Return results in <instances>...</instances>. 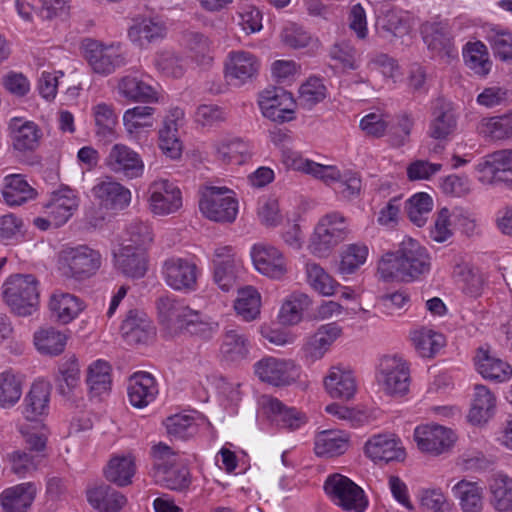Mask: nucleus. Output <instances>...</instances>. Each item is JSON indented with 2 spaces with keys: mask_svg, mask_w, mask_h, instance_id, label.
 I'll return each mask as SVG.
<instances>
[{
  "mask_svg": "<svg viewBox=\"0 0 512 512\" xmlns=\"http://www.w3.org/2000/svg\"><path fill=\"white\" fill-rule=\"evenodd\" d=\"M431 257L427 249L412 238H405L395 252L386 253L379 262L378 271L385 280L411 282L427 274Z\"/></svg>",
  "mask_w": 512,
  "mask_h": 512,
  "instance_id": "1",
  "label": "nucleus"
},
{
  "mask_svg": "<svg viewBox=\"0 0 512 512\" xmlns=\"http://www.w3.org/2000/svg\"><path fill=\"white\" fill-rule=\"evenodd\" d=\"M101 265V253L85 244L65 247L58 255V268L67 279H89L97 273Z\"/></svg>",
  "mask_w": 512,
  "mask_h": 512,
  "instance_id": "2",
  "label": "nucleus"
},
{
  "mask_svg": "<svg viewBox=\"0 0 512 512\" xmlns=\"http://www.w3.org/2000/svg\"><path fill=\"white\" fill-rule=\"evenodd\" d=\"M153 454L155 458L153 467L155 482L174 491L188 489L191 484L190 473L185 465L178 462L177 454L164 443L155 445Z\"/></svg>",
  "mask_w": 512,
  "mask_h": 512,
  "instance_id": "3",
  "label": "nucleus"
},
{
  "mask_svg": "<svg viewBox=\"0 0 512 512\" xmlns=\"http://www.w3.org/2000/svg\"><path fill=\"white\" fill-rule=\"evenodd\" d=\"M348 219L341 213L329 212L318 220L310 239L309 248L318 257L328 256L350 234Z\"/></svg>",
  "mask_w": 512,
  "mask_h": 512,
  "instance_id": "4",
  "label": "nucleus"
},
{
  "mask_svg": "<svg viewBox=\"0 0 512 512\" xmlns=\"http://www.w3.org/2000/svg\"><path fill=\"white\" fill-rule=\"evenodd\" d=\"M2 297L11 311L19 316L32 315L38 307L39 292L33 275L10 276L2 286Z\"/></svg>",
  "mask_w": 512,
  "mask_h": 512,
  "instance_id": "5",
  "label": "nucleus"
},
{
  "mask_svg": "<svg viewBox=\"0 0 512 512\" xmlns=\"http://www.w3.org/2000/svg\"><path fill=\"white\" fill-rule=\"evenodd\" d=\"M199 210L211 221L232 223L238 214V201L227 187L205 185L199 189Z\"/></svg>",
  "mask_w": 512,
  "mask_h": 512,
  "instance_id": "6",
  "label": "nucleus"
},
{
  "mask_svg": "<svg viewBox=\"0 0 512 512\" xmlns=\"http://www.w3.org/2000/svg\"><path fill=\"white\" fill-rule=\"evenodd\" d=\"M84 57L93 72L107 76L127 64L125 53L120 43L105 44L87 38L82 42Z\"/></svg>",
  "mask_w": 512,
  "mask_h": 512,
  "instance_id": "7",
  "label": "nucleus"
},
{
  "mask_svg": "<svg viewBox=\"0 0 512 512\" xmlns=\"http://www.w3.org/2000/svg\"><path fill=\"white\" fill-rule=\"evenodd\" d=\"M376 380L387 395L398 397L409 391L410 371L407 362L398 355H387L380 359Z\"/></svg>",
  "mask_w": 512,
  "mask_h": 512,
  "instance_id": "8",
  "label": "nucleus"
},
{
  "mask_svg": "<svg viewBox=\"0 0 512 512\" xmlns=\"http://www.w3.org/2000/svg\"><path fill=\"white\" fill-rule=\"evenodd\" d=\"M324 490L331 501L344 511L364 512L368 505L362 488L344 475H330L324 483Z\"/></svg>",
  "mask_w": 512,
  "mask_h": 512,
  "instance_id": "9",
  "label": "nucleus"
},
{
  "mask_svg": "<svg viewBox=\"0 0 512 512\" xmlns=\"http://www.w3.org/2000/svg\"><path fill=\"white\" fill-rule=\"evenodd\" d=\"M261 68L259 58L246 50L230 51L224 62V77L234 87H242L252 83Z\"/></svg>",
  "mask_w": 512,
  "mask_h": 512,
  "instance_id": "10",
  "label": "nucleus"
},
{
  "mask_svg": "<svg viewBox=\"0 0 512 512\" xmlns=\"http://www.w3.org/2000/svg\"><path fill=\"white\" fill-rule=\"evenodd\" d=\"M253 367L261 382L275 387L291 385L299 377V367L291 359L266 356L258 360Z\"/></svg>",
  "mask_w": 512,
  "mask_h": 512,
  "instance_id": "11",
  "label": "nucleus"
},
{
  "mask_svg": "<svg viewBox=\"0 0 512 512\" xmlns=\"http://www.w3.org/2000/svg\"><path fill=\"white\" fill-rule=\"evenodd\" d=\"M455 432L438 424H426L415 428L414 441L418 449L433 456L448 453L456 443Z\"/></svg>",
  "mask_w": 512,
  "mask_h": 512,
  "instance_id": "12",
  "label": "nucleus"
},
{
  "mask_svg": "<svg viewBox=\"0 0 512 512\" xmlns=\"http://www.w3.org/2000/svg\"><path fill=\"white\" fill-rule=\"evenodd\" d=\"M105 167L115 175L132 180L144 173V162L138 152L129 146L116 143L104 159Z\"/></svg>",
  "mask_w": 512,
  "mask_h": 512,
  "instance_id": "13",
  "label": "nucleus"
},
{
  "mask_svg": "<svg viewBox=\"0 0 512 512\" xmlns=\"http://www.w3.org/2000/svg\"><path fill=\"white\" fill-rule=\"evenodd\" d=\"M167 34L168 19L154 13L134 18L127 32L130 41L140 48L163 40Z\"/></svg>",
  "mask_w": 512,
  "mask_h": 512,
  "instance_id": "14",
  "label": "nucleus"
},
{
  "mask_svg": "<svg viewBox=\"0 0 512 512\" xmlns=\"http://www.w3.org/2000/svg\"><path fill=\"white\" fill-rule=\"evenodd\" d=\"M258 105L264 117L279 123L294 118L295 101L291 93L280 87H269L260 92Z\"/></svg>",
  "mask_w": 512,
  "mask_h": 512,
  "instance_id": "15",
  "label": "nucleus"
},
{
  "mask_svg": "<svg viewBox=\"0 0 512 512\" xmlns=\"http://www.w3.org/2000/svg\"><path fill=\"white\" fill-rule=\"evenodd\" d=\"M421 34L424 43L433 56L447 60L458 57V50L447 23L426 22L421 26Z\"/></svg>",
  "mask_w": 512,
  "mask_h": 512,
  "instance_id": "16",
  "label": "nucleus"
},
{
  "mask_svg": "<svg viewBox=\"0 0 512 512\" xmlns=\"http://www.w3.org/2000/svg\"><path fill=\"white\" fill-rule=\"evenodd\" d=\"M148 205L157 216L175 213L182 206L181 191L168 180H156L148 188Z\"/></svg>",
  "mask_w": 512,
  "mask_h": 512,
  "instance_id": "17",
  "label": "nucleus"
},
{
  "mask_svg": "<svg viewBox=\"0 0 512 512\" xmlns=\"http://www.w3.org/2000/svg\"><path fill=\"white\" fill-rule=\"evenodd\" d=\"M162 274L166 284L174 290L191 291L196 286L198 268L186 258L170 257L163 262Z\"/></svg>",
  "mask_w": 512,
  "mask_h": 512,
  "instance_id": "18",
  "label": "nucleus"
},
{
  "mask_svg": "<svg viewBox=\"0 0 512 512\" xmlns=\"http://www.w3.org/2000/svg\"><path fill=\"white\" fill-rule=\"evenodd\" d=\"M116 90L118 95L129 102L156 103L158 90L138 72H130L120 77Z\"/></svg>",
  "mask_w": 512,
  "mask_h": 512,
  "instance_id": "19",
  "label": "nucleus"
},
{
  "mask_svg": "<svg viewBox=\"0 0 512 512\" xmlns=\"http://www.w3.org/2000/svg\"><path fill=\"white\" fill-rule=\"evenodd\" d=\"M91 192L99 206L106 210L122 211L131 203V191L111 178L95 184Z\"/></svg>",
  "mask_w": 512,
  "mask_h": 512,
  "instance_id": "20",
  "label": "nucleus"
},
{
  "mask_svg": "<svg viewBox=\"0 0 512 512\" xmlns=\"http://www.w3.org/2000/svg\"><path fill=\"white\" fill-rule=\"evenodd\" d=\"M251 257L255 268L270 278H281L287 271L283 253L270 244H255L251 250Z\"/></svg>",
  "mask_w": 512,
  "mask_h": 512,
  "instance_id": "21",
  "label": "nucleus"
},
{
  "mask_svg": "<svg viewBox=\"0 0 512 512\" xmlns=\"http://www.w3.org/2000/svg\"><path fill=\"white\" fill-rule=\"evenodd\" d=\"M365 454L374 462L402 461L405 450L401 441L394 434H377L368 439L365 444Z\"/></svg>",
  "mask_w": 512,
  "mask_h": 512,
  "instance_id": "22",
  "label": "nucleus"
},
{
  "mask_svg": "<svg viewBox=\"0 0 512 512\" xmlns=\"http://www.w3.org/2000/svg\"><path fill=\"white\" fill-rule=\"evenodd\" d=\"M121 333L128 344H146L151 341L156 330L144 312L131 310L121 325Z\"/></svg>",
  "mask_w": 512,
  "mask_h": 512,
  "instance_id": "23",
  "label": "nucleus"
},
{
  "mask_svg": "<svg viewBox=\"0 0 512 512\" xmlns=\"http://www.w3.org/2000/svg\"><path fill=\"white\" fill-rule=\"evenodd\" d=\"M79 206V198L75 191L63 187L52 194L50 201L45 205V214L54 221V227L65 224Z\"/></svg>",
  "mask_w": 512,
  "mask_h": 512,
  "instance_id": "24",
  "label": "nucleus"
},
{
  "mask_svg": "<svg viewBox=\"0 0 512 512\" xmlns=\"http://www.w3.org/2000/svg\"><path fill=\"white\" fill-rule=\"evenodd\" d=\"M127 392L132 406L144 408L155 400L158 386L150 373L140 371L129 378Z\"/></svg>",
  "mask_w": 512,
  "mask_h": 512,
  "instance_id": "25",
  "label": "nucleus"
},
{
  "mask_svg": "<svg viewBox=\"0 0 512 512\" xmlns=\"http://www.w3.org/2000/svg\"><path fill=\"white\" fill-rule=\"evenodd\" d=\"M36 492V486L32 482L4 489L0 493L2 512H27L35 499Z\"/></svg>",
  "mask_w": 512,
  "mask_h": 512,
  "instance_id": "26",
  "label": "nucleus"
},
{
  "mask_svg": "<svg viewBox=\"0 0 512 512\" xmlns=\"http://www.w3.org/2000/svg\"><path fill=\"white\" fill-rule=\"evenodd\" d=\"M457 129V118L450 103L443 99L434 102L428 134L436 140L448 139Z\"/></svg>",
  "mask_w": 512,
  "mask_h": 512,
  "instance_id": "27",
  "label": "nucleus"
},
{
  "mask_svg": "<svg viewBox=\"0 0 512 512\" xmlns=\"http://www.w3.org/2000/svg\"><path fill=\"white\" fill-rule=\"evenodd\" d=\"M340 334L341 328L335 323L319 327L302 348L306 360L315 362L321 359Z\"/></svg>",
  "mask_w": 512,
  "mask_h": 512,
  "instance_id": "28",
  "label": "nucleus"
},
{
  "mask_svg": "<svg viewBox=\"0 0 512 512\" xmlns=\"http://www.w3.org/2000/svg\"><path fill=\"white\" fill-rule=\"evenodd\" d=\"M85 305L78 296L56 291L50 296L49 310L52 317L59 323L68 324L84 310Z\"/></svg>",
  "mask_w": 512,
  "mask_h": 512,
  "instance_id": "29",
  "label": "nucleus"
},
{
  "mask_svg": "<svg viewBox=\"0 0 512 512\" xmlns=\"http://www.w3.org/2000/svg\"><path fill=\"white\" fill-rule=\"evenodd\" d=\"M115 265L127 277L142 278L148 269L147 255L144 249L123 245L115 254Z\"/></svg>",
  "mask_w": 512,
  "mask_h": 512,
  "instance_id": "30",
  "label": "nucleus"
},
{
  "mask_svg": "<svg viewBox=\"0 0 512 512\" xmlns=\"http://www.w3.org/2000/svg\"><path fill=\"white\" fill-rule=\"evenodd\" d=\"M475 366L483 378L491 381L505 382L512 377L511 365L482 347L477 350Z\"/></svg>",
  "mask_w": 512,
  "mask_h": 512,
  "instance_id": "31",
  "label": "nucleus"
},
{
  "mask_svg": "<svg viewBox=\"0 0 512 512\" xmlns=\"http://www.w3.org/2000/svg\"><path fill=\"white\" fill-rule=\"evenodd\" d=\"M482 170L490 175L494 185L512 186V149L499 150L486 157Z\"/></svg>",
  "mask_w": 512,
  "mask_h": 512,
  "instance_id": "32",
  "label": "nucleus"
},
{
  "mask_svg": "<svg viewBox=\"0 0 512 512\" xmlns=\"http://www.w3.org/2000/svg\"><path fill=\"white\" fill-rule=\"evenodd\" d=\"M9 129L12 144L16 150L26 152L38 147L42 133L34 122L14 117L10 120Z\"/></svg>",
  "mask_w": 512,
  "mask_h": 512,
  "instance_id": "33",
  "label": "nucleus"
},
{
  "mask_svg": "<svg viewBox=\"0 0 512 512\" xmlns=\"http://www.w3.org/2000/svg\"><path fill=\"white\" fill-rule=\"evenodd\" d=\"M250 341L240 329H229L223 334L220 347L221 357L231 363H238L248 357Z\"/></svg>",
  "mask_w": 512,
  "mask_h": 512,
  "instance_id": "34",
  "label": "nucleus"
},
{
  "mask_svg": "<svg viewBox=\"0 0 512 512\" xmlns=\"http://www.w3.org/2000/svg\"><path fill=\"white\" fill-rule=\"evenodd\" d=\"M213 147L217 159L225 164L241 165L251 155L250 145L240 138H222Z\"/></svg>",
  "mask_w": 512,
  "mask_h": 512,
  "instance_id": "35",
  "label": "nucleus"
},
{
  "mask_svg": "<svg viewBox=\"0 0 512 512\" xmlns=\"http://www.w3.org/2000/svg\"><path fill=\"white\" fill-rule=\"evenodd\" d=\"M324 385L332 398L350 399L356 392V382L350 371L332 367L325 377Z\"/></svg>",
  "mask_w": 512,
  "mask_h": 512,
  "instance_id": "36",
  "label": "nucleus"
},
{
  "mask_svg": "<svg viewBox=\"0 0 512 512\" xmlns=\"http://www.w3.org/2000/svg\"><path fill=\"white\" fill-rule=\"evenodd\" d=\"M50 397V386L47 382L37 381L32 384L25 397L23 414L29 421H36L47 414Z\"/></svg>",
  "mask_w": 512,
  "mask_h": 512,
  "instance_id": "37",
  "label": "nucleus"
},
{
  "mask_svg": "<svg viewBox=\"0 0 512 512\" xmlns=\"http://www.w3.org/2000/svg\"><path fill=\"white\" fill-rule=\"evenodd\" d=\"M462 512H481L483 509V489L477 482L462 479L452 487Z\"/></svg>",
  "mask_w": 512,
  "mask_h": 512,
  "instance_id": "38",
  "label": "nucleus"
},
{
  "mask_svg": "<svg viewBox=\"0 0 512 512\" xmlns=\"http://www.w3.org/2000/svg\"><path fill=\"white\" fill-rule=\"evenodd\" d=\"M87 499L100 512H118L127 502L122 493L106 485L89 490Z\"/></svg>",
  "mask_w": 512,
  "mask_h": 512,
  "instance_id": "39",
  "label": "nucleus"
},
{
  "mask_svg": "<svg viewBox=\"0 0 512 512\" xmlns=\"http://www.w3.org/2000/svg\"><path fill=\"white\" fill-rule=\"evenodd\" d=\"M2 195L8 205L20 206L35 198L36 191L22 175L11 174L4 178Z\"/></svg>",
  "mask_w": 512,
  "mask_h": 512,
  "instance_id": "40",
  "label": "nucleus"
},
{
  "mask_svg": "<svg viewBox=\"0 0 512 512\" xmlns=\"http://www.w3.org/2000/svg\"><path fill=\"white\" fill-rule=\"evenodd\" d=\"M349 446L346 433L339 430H324L315 438V453L321 457H335L343 454Z\"/></svg>",
  "mask_w": 512,
  "mask_h": 512,
  "instance_id": "41",
  "label": "nucleus"
},
{
  "mask_svg": "<svg viewBox=\"0 0 512 512\" xmlns=\"http://www.w3.org/2000/svg\"><path fill=\"white\" fill-rule=\"evenodd\" d=\"M190 307L183 302L162 296L157 300V310L160 321L168 328L181 330L182 324L190 311Z\"/></svg>",
  "mask_w": 512,
  "mask_h": 512,
  "instance_id": "42",
  "label": "nucleus"
},
{
  "mask_svg": "<svg viewBox=\"0 0 512 512\" xmlns=\"http://www.w3.org/2000/svg\"><path fill=\"white\" fill-rule=\"evenodd\" d=\"M495 408V397L484 385H476L475 393L468 419L473 424L486 422Z\"/></svg>",
  "mask_w": 512,
  "mask_h": 512,
  "instance_id": "43",
  "label": "nucleus"
},
{
  "mask_svg": "<svg viewBox=\"0 0 512 512\" xmlns=\"http://www.w3.org/2000/svg\"><path fill=\"white\" fill-rule=\"evenodd\" d=\"M183 38L193 61L201 66L211 65L212 42L206 35L197 31H187Z\"/></svg>",
  "mask_w": 512,
  "mask_h": 512,
  "instance_id": "44",
  "label": "nucleus"
},
{
  "mask_svg": "<svg viewBox=\"0 0 512 512\" xmlns=\"http://www.w3.org/2000/svg\"><path fill=\"white\" fill-rule=\"evenodd\" d=\"M56 383L63 396H70L79 387L80 366L75 356H70L59 364Z\"/></svg>",
  "mask_w": 512,
  "mask_h": 512,
  "instance_id": "45",
  "label": "nucleus"
},
{
  "mask_svg": "<svg viewBox=\"0 0 512 512\" xmlns=\"http://www.w3.org/2000/svg\"><path fill=\"white\" fill-rule=\"evenodd\" d=\"M465 64L475 74L486 76L492 66L487 47L481 41L468 42L463 49Z\"/></svg>",
  "mask_w": 512,
  "mask_h": 512,
  "instance_id": "46",
  "label": "nucleus"
},
{
  "mask_svg": "<svg viewBox=\"0 0 512 512\" xmlns=\"http://www.w3.org/2000/svg\"><path fill=\"white\" fill-rule=\"evenodd\" d=\"M135 471V461L132 456H116L109 461L105 469V477L118 486H126L132 482Z\"/></svg>",
  "mask_w": 512,
  "mask_h": 512,
  "instance_id": "47",
  "label": "nucleus"
},
{
  "mask_svg": "<svg viewBox=\"0 0 512 512\" xmlns=\"http://www.w3.org/2000/svg\"><path fill=\"white\" fill-rule=\"evenodd\" d=\"M218 328L217 322L197 310L190 309L181 330L201 339L209 340L216 334Z\"/></svg>",
  "mask_w": 512,
  "mask_h": 512,
  "instance_id": "48",
  "label": "nucleus"
},
{
  "mask_svg": "<svg viewBox=\"0 0 512 512\" xmlns=\"http://www.w3.org/2000/svg\"><path fill=\"white\" fill-rule=\"evenodd\" d=\"M267 407L278 425L296 430L306 423V416L293 407H287L276 398L268 401Z\"/></svg>",
  "mask_w": 512,
  "mask_h": 512,
  "instance_id": "49",
  "label": "nucleus"
},
{
  "mask_svg": "<svg viewBox=\"0 0 512 512\" xmlns=\"http://www.w3.org/2000/svg\"><path fill=\"white\" fill-rule=\"evenodd\" d=\"M493 55L502 62L512 63V31L500 27H492L486 32Z\"/></svg>",
  "mask_w": 512,
  "mask_h": 512,
  "instance_id": "50",
  "label": "nucleus"
},
{
  "mask_svg": "<svg viewBox=\"0 0 512 512\" xmlns=\"http://www.w3.org/2000/svg\"><path fill=\"white\" fill-rule=\"evenodd\" d=\"M86 382L92 396L107 393L111 386L110 365L103 360L93 362L88 368Z\"/></svg>",
  "mask_w": 512,
  "mask_h": 512,
  "instance_id": "51",
  "label": "nucleus"
},
{
  "mask_svg": "<svg viewBox=\"0 0 512 512\" xmlns=\"http://www.w3.org/2000/svg\"><path fill=\"white\" fill-rule=\"evenodd\" d=\"M67 337L61 331L53 328H43L34 334V343L42 354L58 355L63 352Z\"/></svg>",
  "mask_w": 512,
  "mask_h": 512,
  "instance_id": "52",
  "label": "nucleus"
},
{
  "mask_svg": "<svg viewBox=\"0 0 512 512\" xmlns=\"http://www.w3.org/2000/svg\"><path fill=\"white\" fill-rule=\"evenodd\" d=\"M305 271L307 282L313 290L323 296H331L335 293L339 283L319 264L309 262L306 264Z\"/></svg>",
  "mask_w": 512,
  "mask_h": 512,
  "instance_id": "53",
  "label": "nucleus"
},
{
  "mask_svg": "<svg viewBox=\"0 0 512 512\" xmlns=\"http://www.w3.org/2000/svg\"><path fill=\"white\" fill-rule=\"evenodd\" d=\"M261 296L252 286H247L238 291L234 308L239 316L246 321L257 318L260 314Z\"/></svg>",
  "mask_w": 512,
  "mask_h": 512,
  "instance_id": "54",
  "label": "nucleus"
},
{
  "mask_svg": "<svg viewBox=\"0 0 512 512\" xmlns=\"http://www.w3.org/2000/svg\"><path fill=\"white\" fill-rule=\"evenodd\" d=\"M411 339L418 354L424 358L433 357L445 344L442 334L424 328L414 331Z\"/></svg>",
  "mask_w": 512,
  "mask_h": 512,
  "instance_id": "55",
  "label": "nucleus"
},
{
  "mask_svg": "<svg viewBox=\"0 0 512 512\" xmlns=\"http://www.w3.org/2000/svg\"><path fill=\"white\" fill-rule=\"evenodd\" d=\"M93 116L97 128L96 134L107 141L115 139L117 115L113 106L107 103H99L93 107Z\"/></svg>",
  "mask_w": 512,
  "mask_h": 512,
  "instance_id": "56",
  "label": "nucleus"
},
{
  "mask_svg": "<svg viewBox=\"0 0 512 512\" xmlns=\"http://www.w3.org/2000/svg\"><path fill=\"white\" fill-rule=\"evenodd\" d=\"M491 503L500 512L512 510V478L499 475L490 484Z\"/></svg>",
  "mask_w": 512,
  "mask_h": 512,
  "instance_id": "57",
  "label": "nucleus"
},
{
  "mask_svg": "<svg viewBox=\"0 0 512 512\" xmlns=\"http://www.w3.org/2000/svg\"><path fill=\"white\" fill-rule=\"evenodd\" d=\"M310 303L311 301L306 294L293 293L280 309V322L285 325L297 324L302 319L303 311L309 307Z\"/></svg>",
  "mask_w": 512,
  "mask_h": 512,
  "instance_id": "58",
  "label": "nucleus"
},
{
  "mask_svg": "<svg viewBox=\"0 0 512 512\" xmlns=\"http://www.w3.org/2000/svg\"><path fill=\"white\" fill-rule=\"evenodd\" d=\"M369 250L365 244L353 243L346 245L341 252L339 270L342 274H352L362 266L368 257Z\"/></svg>",
  "mask_w": 512,
  "mask_h": 512,
  "instance_id": "59",
  "label": "nucleus"
},
{
  "mask_svg": "<svg viewBox=\"0 0 512 512\" xmlns=\"http://www.w3.org/2000/svg\"><path fill=\"white\" fill-rule=\"evenodd\" d=\"M155 109L150 106H136L127 109L123 115V124L126 131L132 135L140 129L153 126Z\"/></svg>",
  "mask_w": 512,
  "mask_h": 512,
  "instance_id": "60",
  "label": "nucleus"
},
{
  "mask_svg": "<svg viewBox=\"0 0 512 512\" xmlns=\"http://www.w3.org/2000/svg\"><path fill=\"white\" fill-rule=\"evenodd\" d=\"M22 395V381L19 375L11 370L0 373V405L12 406Z\"/></svg>",
  "mask_w": 512,
  "mask_h": 512,
  "instance_id": "61",
  "label": "nucleus"
},
{
  "mask_svg": "<svg viewBox=\"0 0 512 512\" xmlns=\"http://www.w3.org/2000/svg\"><path fill=\"white\" fill-rule=\"evenodd\" d=\"M481 133L493 140L512 138V111L501 116L483 120Z\"/></svg>",
  "mask_w": 512,
  "mask_h": 512,
  "instance_id": "62",
  "label": "nucleus"
},
{
  "mask_svg": "<svg viewBox=\"0 0 512 512\" xmlns=\"http://www.w3.org/2000/svg\"><path fill=\"white\" fill-rule=\"evenodd\" d=\"M433 201L427 193H417L406 203V212L409 219L418 227H422L432 210Z\"/></svg>",
  "mask_w": 512,
  "mask_h": 512,
  "instance_id": "63",
  "label": "nucleus"
},
{
  "mask_svg": "<svg viewBox=\"0 0 512 512\" xmlns=\"http://www.w3.org/2000/svg\"><path fill=\"white\" fill-rule=\"evenodd\" d=\"M326 97V87L322 80L316 77L309 78L299 89V105L310 109Z\"/></svg>",
  "mask_w": 512,
  "mask_h": 512,
  "instance_id": "64",
  "label": "nucleus"
}]
</instances>
